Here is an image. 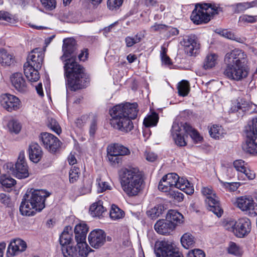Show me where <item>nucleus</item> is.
Here are the masks:
<instances>
[{"mask_svg": "<svg viewBox=\"0 0 257 257\" xmlns=\"http://www.w3.org/2000/svg\"><path fill=\"white\" fill-rule=\"evenodd\" d=\"M86 186H84L81 188V193L82 194L89 193L91 190L92 181L90 180H87L86 181Z\"/></svg>", "mask_w": 257, "mask_h": 257, "instance_id": "nucleus-63", "label": "nucleus"}, {"mask_svg": "<svg viewBox=\"0 0 257 257\" xmlns=\"http://www.w3.org/2000/svg\"><path fill=\"white\" fill-rule=\"evenodd\" d=\"M43 7L48 11H52L56 7V0H40Z\"/></svg>", "mask_w": 257, "mask_h": 257, "instance_id": "nucleus-51", "label": "nucleus"}, {"mask_svg": "<svg viewBox=\"0 0 257 257\" xmlns=\"http://www.w3.org/2000/svg\"><path fill=\"white\" fill-rule=\"evenodd\" d=\"M120 155L107 153L108 161L112 166L118 165L121 161V157Z\"/></svg>", "mask_w": 257, "mask_h": 257, "instance_id": "nucleus-48", "label": "nucleus"}, {"mask_svg": "<svg viewBox=\"0 0 257 257\" xmlns=\"http://www.w3.org/2000/svg\"><path fill=\"white\" fill-rule=\"evenodd\" d=\"M246 164L242 160H237L233 162V166L235 170L238 171V174H240L246 168Z\"/></svg>", "mask_w": 257, "mask_h": 257, "instance_id": "nucleus-55", "label": "nucleus"}, {"mask_svg": "<svg viewBox=\"0 0 257 257\" xmlns=\"http://www.w3.org/2000/svg\"><path fill=\"white\" fill-rule=\"evenodd\" d=\"M45 49L36 48L31 51L27 57V61L24 64L36 69H41L43 63Z\"/></svg>", "mask_w": 257, "mask_h": 257, "instance_id": "nucleus-13", "label": "nucleus"}, {"mask_svg": "<svg viewBox=\"0 0 257 257\" xmlns=\"http://www.w3.org/2000/svg\"><path fill=\"white\" fill-rule=\"evenodd\" d=\"M0 183L4 188H11L16 184V181L10 176L4 174L1 177Z\"/></svg>", "mask_w": 257, "mask_h": 257, "instance_id": "nucleus-38", "label": "nucleus"}, {"mask_svg": "<svg viewBox=\"0 0 257 257\" xmlns=\"http://www.w3.org/2000/svg\"><path fill=\"white\" fill-rule=\"evenodd\" d=\"M14 62L12 55L8 53L5 49H0V63L3 66H10Z\"/></svg>", "mask_w": 257, "mask_h": 257, "instance_id": "nucleus-33", "label": "nucleus"}, {"mask_svg": "<svg viewBox=\"0 0 257 257\" xmlns=\"http://www.w3.org/2000/svg\"><path fill=\"white\" fill-rule=\"evenodd\" d=\"M27 247L26 243L20 238L14 239L12 241L8 247L7 254L15 256L19 253L24 251Z\"/></svg>", "mask_w": 257, "mask_h": 257, "instance_id": "nucleus-22", "label": "nucleus"}, {"mask_svg": "<svg viewBox=\"0 0 257 257\" xmlns=\"http://www.w3.org/2000/svg\"><path fill=\"white\" fill-rule=\"evenodd\" d=\"M235 226L236 221L230 219L227 221L226 223L225 224L224 227L226 229L232 231L234 233V230H235Z\"/></svg>", "mask_w": 257, "mask_h": 257, "instance_id": "nucleus-64", "label": "nucleus"}, {"mask_svg": "<svg viewBox=\"0 0 257 257\" xmlns=\"http://www.w3.org/2000/svg\"><path fill=\"white\" fill-rule=\"evenodd\" d=\"M178 91L179 95L182 96L187 95L189 91V83L185 80H182L178 83Z\"/></svg>", "mask_w": 257, "mask_h": 257, "instance_id": "nucleus-40", "label": "nucleus"}, {"mask_svg": "<svg viewBox=\"0 0 257 257\" xmlns=\"http://www.w3.org/2000/svg\"><path fill=\"white\" fill-rule=\"evenodd\" d=\"M124 212L116 205L112 204L109 212L110 217L114 220H118L124 216Z\"/></svg>", "mask_w": 257, "mask_h": 257, "instance_id": "nucleus-36", "label": "nucleus"}, {"mask_svg": "<svg viewBox=\"0 0 257 257\" xmlns=\"http://www.w3.org/2000/svg\"><path fill=\"white\" fill-rule=\"evenodd\" d=\"M238 177L242 178L243 180H244L245 178L248 180H252L255 178V175L253 171L246 168L243 172L238 174Z\"/></svg>", "mask_w": 257, "mask_h": 257, "instance_id": "nucleus-53", "label": "nucleus"}, {"mask_svg": "<svg viewBox=\"0 0 257 257\" xmlns=\"http://www.w3.org/2000/svg\"><path fill=\"white\" fill-rule=\"evenodd\" d=\"M246 141L243 150L249 154H257V117L248 122L245 127Z\"/></svg>", "mask_w": 257, "mask_h": 257, "instance_id": "nucleus-7", "label": "nucleus"}, {"mask_svg": "<svg viewBox=\"0 0 257 257\" xmlns=\"http://www.w3.org/2000/svg\"><path fill=\"white\" fill-rule=\"evenodd\" d=\"M218 55L215 53L207 54L204 60L203 68L207 70L214 67L218 63Z\"/></svg>", "mask_w": 257, "mask_h": 257, "instance_id": "nucleus-28", "label": "nucleus"}, {"mask_svg": "<svg viewBox=\"0 0 257 257\" xmlns=\"http://www.w3.org/2000/svg\"><path fill=\"white\" fill-rule=\"evenodd\" d=\"M225 134L223 128L221 126L218 125H213L210 128L209 134L210 136L215 139L219 140L223 137V135Z\"/></svg>", "mask_w": 257, "mask_h": 257, "instance_id": "nucleus-35", "label": "nucleus"}, {"mask_svg": "<svg viewBox=\"0 0 257 257\" xmlns=\"http://www.w3.org/2000/svg\"><path fill=\"white\" fill-rule=\"evenodd\" d=\"M40 69H36L33 67L24 65V71L26 77L30 82H36L40 78V74L38 70Z\"/></svg>", "mask_w": 257, "mask_h": 257, "instance_id": "nucleus-26", "label": "nucleus"}, {"mask_svg": "<svg viewBox=\"0 0 257 257\" xmlns=\"http://www.w3.org/2000/svg\"><path fill=\"white\" fill-rule=\"evenodd\" d=\"M183 127L184 132L190 135L191 138L196 143L200 142L202 140V137H201L199 134L195 129L192 128V127L188 123H184L183 124Z\"/></svg>", "mask_w": 257, "mask_h": 257, "instance_id": "nucleus-31", "label": "nucleus"}, {"mask_svg": "<svg viewBox=\"0 0 257 257\" xmlns=\"http://www.w3.org/2000/svg\"><path fill=\"white\" fill-rule=\"evenodd\" d=\"M98 188V191L99 192H103L107 190H110L111 187L108 183L105 181H102L100 179H97Z\"/></svg>", "mask_w": 257, "mask_h": 257, "instance_id": "nucleus-58", "label": "nucleus"}, {"mask_svg": "<svg viewBox=\"0 0 257 257\" xmlns=\"http://www.w3.org/2000/svg\"><path fill=\"white\" fill-rule=\"evenodd\" d=\"M139 112L138 105L137 103H130V119H135L137 117Z\"/></svg>", "mask_w": 257, "mask_h": 257, "instance_id": "nucleus-50", "label": "nucleus"}, {"mask_svg": "<svg viewBox=\"0 0 257 257\" xmlns=\"http://www.w3.org/2000/svg\"><path fill=\"white\" fill-rule=\"evenodd\" d=\"M218 14V8L209 4H198L195 6L191 15V20L194 23H207L210 20V14Z\"/></svg>", "mask_w": 257, "mask_h": 257, "instance_id": "nucleus-6", "label": "nucleus"}, {"mask_svg": "<svg viewBox=\"0 0 257 257\" xmlns=\"http://www.w3.org/2000/svg\"><path fill=\"white\" fill-rule=\"evenodd\" d=\"M222 35L227 39L235 40L237 42H239V39H240V38L237 37L232 32L228 31L226 30H224L222 31Z\"/></svg>", "mask_w": 257, "mask_h": 257, "instance_id": "nucleus-61", "label": "nucleus"}, {"mask_svg": "<svg viewBox=\"0 0 257 257\" xmlns=\"http://www.w3.org/2000/svg\"><path fill=\"white\" fill-rule=\"evenodd\" d=\"M80 174L79 169L75 167H72L69 172V181L74 183L78 179Z\"/></svg>", "mask_w": 257, "mask_h": 257, "instance_id": "nucleus-45", "label": "nucleus"}, {"mask_svg": "<svg viewBox=\"0 0 257 257\" xmlns=\"http://www.w3.org/2000/svg\"><path fill=\"white\" fill-rule=\"evenodd\" d=\"M48 126L58 135H59L61 132V127L55 119L49 117L48 118Z\"/></svg>", "mask_w": 257, "mask_h": 257, "instance_id": "nucleus-43", "label": "nucleus"}, {"mask_svg": "<svg viewBox=\"0 0 257 257\" xmlns=\"http://www.w3.org/2000/svg\"><path fill=\"white\" fill-rule=\"evenodd\" d=\"M239 21L243 23H254L257 22V15H243L240 16Z\"/></svg>", "mask_w": 257, "mask_h": 257, "instance_id": "nucleus-49", "label": "nucleus"}, {"mask_svg": "<svg viewBox=\"0 0 257 257\" xmlns=\"http://www.w3.org/2000/svg\"><path fill=\"white\" fill-rule=\"evenodd\" d=\"M143 175L138 168L130 166V197L139 194L143 189Z\"/></svg>", "mask_w": 257, "mask_h": 257, "instance_id": "nucleus-9", "label": "nucleus"}, {"mask_svg": "<svg viewBox=\"0 0 257 257\" xmlns=\"http://www.w3.org/2000/svg\"><path fill=\"white\" fill-rule=\"evenodd\" d=\"M88 231L87 224L81 223L76 225L74 228L75 239L77 242L76 253L77 257H87L90 251H93L86 242V234Z\"/></svg>", "mask_w": 257, "mask_h": 257, "instance_id": "nucleus-5", "label": "nucleus"}, {"mask_svg": "<svg viewBox=\"0 0 257 257\" xmlns=\"http://www.w3.org/2000/svg\"><path fill=\"white\" fill-rule=\"evenodd\" d=\"M187 257H205V254L203 250L199 249H194L188 252Z\"/></svg>", "mask_w": 257, "mask_h": 257, "instance_id": "nucleus-60", "label": "nucleus"}, {"mask_svg": "<svg viewBox=\"0 0 257 257\" xmlns=\"http://www.w3.org/2000/svg\"><path fill=\"white\" fill-rule=\"evenodd\" d=\"M88 239L90 245L92 247L98 248L105 242L106 233L101 229H94L89 233Z\"/></svg>", "mask_w": 257, "mask_h": 257, "instance_id": "nucleus-17", "label": "nucleus"}, {"mask_svg": "<svg viewBox=\"0 0 257 257\" xmlns=\"http://www.w3.org/2000/svg\"><path fill=\"white\" fill-rule=\"evenodd\" d=\"M4 168L8 173L14 175L19 179H24L29 176L28 167L25 161L24 153H20L18 161L15 164L10 162L6 164Z\"/></svg>", "mask_w": 257, "mask_h": 257, "instance_id": "nucleus-8", "label": "nucleus"}, {"mask_svg": "<svg viewBox=\"0 0 257 257\" xmlns=\"http://www.w3.org/2000/svg\"><path fill=\"white\" fill-rule=\"evenodd\" d=\"M159 120L158 114L153 112L148 115L144 119L143 124L146 127H149L156 126Z\"/></svg>", "mask_w": 257, "mask_h": 257, "instance_id": "nucleus-34", "label": "nucleus"}, {"mask_svg": "<svg viewBox=\"0 0 257 257\" xmlns=\"http://www.w3.org/2000/svg\"><path fill=\"white\" fill-rule=\"evenodd\" d=\"M172 187L183 191L187 194L191 195L194 193L193 185L185 178H180L178 175L174 173H169L163 177Z\"/></svg>", "mask_w": 257, "mask_h": 257, "instance_id": "nucleus-10", "label": "nucleus"}, {"mask_svg": "<svg viewBox=\"0 0 257 257\" xmlns=\"http://www.w3.org/2000/svg\"><path fill=\"white\" fill-rule=\"evenodd\" d=\"M181 127H183L182 123L180 125L178 122H174L171 132L175 144L178 146L183 147L187 145V143L185 140L184 129L182 130Z\"/></svg>", "mask_w": 257, "mask_h": 257, "instance_id": "nucleus-20", "label": "nucleus"}, {"mask_svg": "<svg viewBox=\"0 0 257 257\" xmlns=\"http://www.w3.org/2000/svg\"><path fill=\"white\" fill-rule=\"evenodd\" d=\"M251 230V222L247 218H241L236 221L234 234L238 237H243Z\"/></svg>", "mask_w": 257, "mask_h": 257, "instance_id": "nucleus-18", "label": "nucleus"}, {"mask_svg": "<svg viewBox=\"0 0 257 257\" xmlns=\"http://www.w3.org/2000/svg\"><path fill=\"white\" fill-rule=\"evenodd\" d=\"M154 228L158 233L162 235L169 234L174 229V225L167 219L157 221Z\"/></svg>", "mask_w": 257, "mask_h": 257, "instance_id": "nucleus-23", "label": "nucleus"}, {"mask_svg": "<svg viewBox=\"0 0 257 257\" xmlns=\"http://www.w3.org/2000/svg\"><path fill=\"white\" fill-rule=\"evenodd\" d=\"M181 44L184 47L185 52L189 56L196 54L199 49V44L195 35L185 36Z\"/></svg>", "mask_w": 257, "mask_h": 257, "instance_id": "nucleus-19", "label": "nucleus"}, {"mask_svg": "<svg viewBox=\"0 0 257 257\" xmlns=\"http://www.w3.org/2000/svg\"><path fill=\"white\" fill-rule=\"evenodd\" d=\"M143 37L144 36L142 34L138 33L134 37H132L131 38L130 37V47L140 42Z\"/></svg>", "mask_w": 257, "mask_h": 257, "instance_id": "nucleus-62", "label": "nucleus"}, {"mask_svg": "<svg viewBox=\"0 0 257 257\" xmlns=\"http://www.w3.org/2000/svg\"><path fill=\"white\" fill-rule=\"evenodd\" d=\"M157 257H183V254L168 241H161L155 244Z\"/></svg>", "mask_w": 257, "mask_h": 257, "instance_id": "nucleus-12", "label": "nucleus"}, {"mask_svg": "<svg viewBox=\"0 0 257 257\" xmlns=\"http://www.w3.org/2000/svg\"><path fill=\"white\" fill-rule=\"evenodd\" d=\"M202 194L206 196L205 202L208 205V209L218 217L221 216L223 210L219 205L218 197L214 193L211 187H203L201 190Z\"/></svg>", "mask_w": 257, "mask_h": 257, "instance_id": "nucleus-11", "label": "nucleus"}, {"mask_svg": "<svg viewBox=\"0 0 257 257\" xmlns=\"http://www.w3.org/2000/svg\"><path fill=\"white\" fill-rule=\"evenodd\" d=\"M161 57L162 62L165 65H170L172 64L170 58L167 55V50L165 48H162Z\"/></svg>", "mask_w": 257, "mask_h": 257, "instance_id": "nucleus-59", "label": "nucleus"}, {"mask_svg": "<svg viewBox=\"0 0 257 257\" xmlns=\"http://www.w3.org/2000/svg\"><path fill=\"white\" fill-rule=\"evenodd\" d=\"M235 204L242 211H249L254 216L257 215V204L251 197L247 196L238 197Z\"/></svg>", "mask_w": 257, "mask_h": 257, "instance_id": "nucleus-16", "label": "nucleus"}, {"mask_svg": "<svg viewBox=\"0 0 257 257\" xmlns=\"http://www.w3.org/2000/svg\"><path fill=\"white\" fill-rule=\"evenodd\" d=\"M166 219L174 225V229L176 226L184 222V217L182 214L175 210H170L168 212Z\"/></svg>", "mask_w": 257, "mask_h": 257, "instance_id": "nucleus-25", "label": "nucleus"}, {"mask_svg": "<svg viewBox=\"0 0 257 257\" xmlns=\"http://www.w3.org/2000/svg\"><path fill=\"white\" fill-rule=\"evenodd\" d=\"M110 123L113 128L127 133L128 127V103H120L109 110Z\"/></svg>", "mask_w": 257, "mask_h": 257, "instance_id": "nucleus-4", "label": "nucleus"}, {"mask_svg": "<svg viewBox=\"0 0 257 257\" xmlns=\"http://www.w3.org/2000/svg\"><path fill=\"white\" fill-rule=\"evenodd\" d=\"M42 153L41 148L38 144L32 143L30 145L29 154L31 161L38 163L42 158Z\"/></svg>", "mask_w": 257, "mask_h": 257, "instance_id": "nucleus-24", "label": "nucleus"}, {"mask_svg": "<svg viewBox=\"0 0 257 257\" xmlns=\"http://www.w3.org/2000/svg\"><path fill=\"white\" fill-rule=\"evenodd\" d=\"M119 181L124 192L128 195V170L122 168L119 172Z\"/></svg>", "mask_w": 257, "mask_h": 257, "instance_id": "nucleus-29", "label": "nucleus"}, {"mask_svg": "<svg viewBox=\"0 0 257 257\" xmlns=\"http://www.w3.org/2000/svg\"><path fill=\"white\" fill-rule=\"evenodd\" d=\"M173 187L171 185L168 183L167 181L163 177L159 182L158 189L163 192H168L170 190L171 188Z\"/></svg>", "mask_w": 257, "mask_h": 257, "instance_id": "nucleus-54", "label": "nucleus"}, {"mask_svg": "<svg viewBox=\"0 0 257 257\" xmlns=\"http://www.w3.org/2000/svg\"><path fill=\"white\" fill-rule=\"evenodd\" d=\"M98 117L96 115H93L90 119V127H89V134L90 135L92 136H93L97 129V124H98Z\"/></svg>", "mask_w": 257, "mask_h": 257, "instance_id": "nucleus-44", "label": "nucleus"}, {"mask_svg": "<svg viewBox=\"0 0 257 257\" xmlns=\"http://www.w3.org/2000/svg\"><path fill=\"white\" fill-rule=\"evenodd\" d=\"M147 214L152 219H156L162 214V208L160 206H155L151 209L147 211Z\"/></svg>", "mask_w": 257, "mask_h": 257, "instance_id": "nucleus-47", "label": "nucleus"}, {"mask_svg": "<svg viewBox=\"0 0 257 257\" xmlns=\"http://www.w3.org/2000/svg\"><path fill=\"white\" fill-rule=\"evenodd\" d=\"M181 242L183 246L185 248L191 247L195 243L194 238L190 233H185L181 238Z\"/></svg>", "mask_w": 257, "mask_h": 257, "instance_id": "nucleus-39", "label": "nucleus"}, {"mask_svg": "<svg viewBox=\"0 0 257 257\" xmlns=\"http://www.w3.org/2000/svg\"><path fill=\"white\" fill-rule=\"evenodd\" d=\"M123 0H107V8L111 11H116L122 5Z\"/></svg>", "mask_w": 257, "mask_h": 257, "instance_id": "nucleus-46", "label": "nucleus"}, {"mask_svg": "<svg viewBox=\"0 0 257 257\" xmlns=\"http://www.w3.org/2000/svg\"><path fill=\"white\" fill-rule=\"evenodd\" d=\"M228 251L229 253L235 255H239L242 253L240 248L234 242H231L228 248Z\"/></svg>", "mask_w": 257, "mask_h": 257, "instance_id": "nucleus-52", "label": "nucleus"}, {"mask_svg": "<svg viewBox=\"0 0 257 257\" xmlns=\"http://www.w3.org/2000/svg\"><path fill=\"white\" fill-rule=\"evenodd\" d=\"M0 20L5 21L12 24L15 23V20L12 17V16L4 11H0Z\"/></svg>", "mask_w": 257, "mask_h": 257, "instance_id": "nucleus-56", "label": "nucleus"}, {"mask_svg": "<svg viewBox=\"0 0 257 257\" xmlns=\"http://www.w3.org/2000/svg\"><path fill=\"white\" fill-rule=\"evenodd\" d=\"M40 140L42 145L50 152L55 153L60 147V141L58 138L51 134L42 133L40 137Z\"/></svg>", "mask_w": 257, "mask_h": 257, "instance_id": "nucleus-14", "label": "nucleus"}, {"mask_svg": "<svg viewBox=\"0 0 257 257\" xmlns=\"http://www.w3.org/2000/svg\"><path fill=\"white\" fill-rule=\"evenodd\" d=\"M224 62L226 66L224 74L228 78L239 81L247 76V56L242 50L235 49L227 53L225 56Z\"/></svg>", "mask_w": 257, "mask_h": 257, "instance_id": "nucleus-2", "label": "nucleus"}, {"mask_svg": "<svg viewBox=\"0 0 257 257\" xmlns=\"http://www.w3.org/2000/svg\"><path fill=\"white\" fill-rule=\"evenodd\" d=\"M0 104L4 108L9 112L17 110L21 106L20 99L17 97L8 93L1 95Z\"/></svg>", "mask_w": 257, "mask_h": 257, "instance_id": "nucleus-15", "label": "nucleus"}, {"mask_svg": "<svg viewBox=\"0 0 257 257\" xmlns=\"http://www.w3.org/2000/svg\"><path fill=\"white\" fill-rule=\"evenodd\" d=\"M128 149L119 144H114L108 146L107 148V153L112 154L124 156L127 154Z\"/></svg>", "mask_w": 257, "mask_h": 257, "instance_id": "nucleus-27", "label": "nucleus"}, {"mask_svg": "<svg viewBox=\"0 0 257 257\" xmlns=\"http://www.w3.org/2000/svg\"><path fill=\"white\" fill-rule=\"evenodd\" d=\"M49 196V193L44 190L33 188L27 190L20 206L21 213L30 216L34 215L37 211H41L45 208V200Z\"/></svg>", "mask_w": 257, "mask_h": 257, "instance_id": "nucleus-3", "label": "nucleus"}, {"mask_svg": "<svg viewBox=\"0 0 257 257\" xmlns=\"http://www.w3.org/2000/svg\"><path fill=\"white\" fill-rule=\"evenodd\" d=\"M91 214L97 217H100L105 212V209L100 203L93 204L90 207Z\"/></svg>", "mask_w": 257, "mask_h": 257, "instance_id": "nucleus-41", "label": "nucleus"}, {"mask_svg": "<svg viewBox=\"0 0 257 257\" xmlns=\"http://www.w3.org/2000/svg\"><path fill=\"white\" fill-rule=\"evenodd\" d=\"M62 252L64 257H73L76 253V248L69 245L61 247Z\"/></svg>", "mask_w": 257, "mask_h": 257, "instance_id": "nucleus-42", "label": "nucleus"}, {"mask_svg": "<svg viewBox=\"0 0 257 257\" xmlns=\"http://www.w3.org/2000/svg\"><path fill=\"white\" fill-rule=\"evenodd\" d=\"M76 50V42L72 38L64 39L61 60L65 62L64 75L67 79L66 85L70 90L76 91L85 87L88 81L83 68L75 61L74 56Z\"/></svg>", "mask_w": 257, "mask_h": 257, "instance_id": "nucleus-1", "label": "nucleus"}, {"mask_svg": "<svg viewBox=\"0 0 257 257\" xmlns=\"http://www.w3.org/2000/svg\"><path fill=\"white\" fill-rule=\"evenodd\" d=\"M250 105L246 103H242V101L241 100V103L240 102H238L237 104V106H235L234 108L232 107L233 111H239V110H241L243 112L249 111L250 110Z\"/></svg>", "mask_w": 257, "mask_h": 257, "instance_id": "nucleus-57", "label": "nucleus"}, {"mask_svg": "<svg viewBox=\"0 0 257 257\" xmlns=\"http://www.w3.org/2000/svg\"><path fill=\"white\" fill-rule=\"evenodd\" d=\"M11 81L12 85L18 91L26 92L28 86L23 74L21 73H15L11 76Z\"/></svg>", "mask_w": 257, "mask_h": 257, "instance_id": "nucleus-21", "label": "nucleus"}, {"mask_svg": "<svg viewBox=\"0 0 257 257\" xmlns=\"http://www.w3.org/2000/svg\"><path fill=\"white\" fill-rule=\"evenodd\" d=\"M257 6V0L251 2L240 3L232 6L235 13H241L247 9Z\"/></svg>", "mask_w": 257, "mask_h": 257, "instance_id": "nucleus-32", "label": "nucleus"}, {"mask_svg": "<svg viewBox=\"0 0 257 257\" xmlns=\"http://www.w3.org/2000/svg\"><path fill=\"white\" fill-rule=\"evenodd\" d=\"M72 231L71 228L66 226L59 237V241L61 246L69 245L72 240Z\"/></svg>", "mask_w": 257, "mask_h": 257, "instance_id": "nucleus-30", "label": "nucleus"}, {"mask_svg": "<svg viewBox=\"0 0 257 257\" xmlns=\"http://www.w3.org/2000/svg\"><path fill=\"white\" fill-rule=\"evenodd\" d=\"M7 126L11 134H18L22 129L21 123L15 119L10 120L8 123Z\"/></svg>", "mask_w": 257, "mask_h": 257, "instance_id": "nucleus-37", "label": "nucleus"}]
</instances>
